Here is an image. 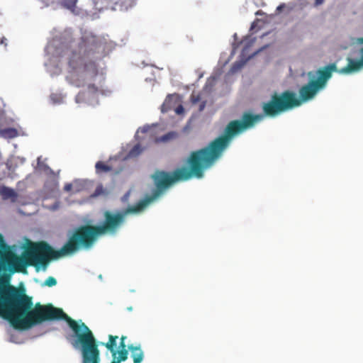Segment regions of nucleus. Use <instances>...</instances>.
Returning a JSON list of instances; mask_svg holds the SVG:
<instances>
[{
	"instance_id": "31",
	"label": "nucleus",
	"mask_w": 363,
	"mask_h": 363,
	"mask_svg": "<svg viewBox=\"0 0 363 363\" xmlns=\"http://www.w3.org/2000/svg\"><path fill=\"white\" fill-rule=\"evenodd\" d=\"M253 42H255V39L252 40L251 44L253 43Z\"/></svg>"
},
{
	"instance_id": "2",
	"label": "nucleus",
	"mask_w": 363,
	"mask_h": 363,
	"mask_svg": "<svg viewBox=\"0 0 363 363\" xmlns=\"http://www.w3.org/2000/svg\"><path fill=\"white\" fill-rule=\"evenodd\" d=\"M102 48V43L95 36H86L82 38L77 48L67 50L70 77L75 86L87 85L88 91L91 94L99 91V87L92 83L99 74L97 65L91 60L84 63L83 61L84 58L93 56Z\"/></svg>"
},
{
	"instance_id": "16",
	"label": "nucleus",
	"mask_w": 363,
	"mask_h": 363,
	"mask_svg": "<svg viewBox=\"0 0 363 363\" xmlns=\"http://www.w3.org/2000/svg\"><path fill=\"white\" fill-rule=\"evenodd\" d=\"M77 0H63L62 5L72 11H74L76 8V4Z\"/></svg>"
},
{
	"instance_id": "30",
	"label": "nucleus",
	"mask_w": 363,
	"mask_h": 363,
	"mask_svg": "<svg viewBox=\"0 0 363 363\" xmlns=\"http://www.w3.org/2000/svg\"><path fill=\"white\" fill-rule=\"evenodd\" d=\"M143 131L145 133V132H146V131H147V129L143 128Z\"/></svg>"
},
{
	"instance_id": "26",
	"label": "nucleus",
	"mask_w": 363,
	"mask_h": 363,
	"mask_svg": "<svg viewBox=\"0 0 363 363\" xmlns=\"http://www.w3.org/2000/svg\"><path fill=\"white\" fill-rule=\"evenodd\" d=\"M324 0H315V5L318 6L323 3Z\"/></svg>"
},
{
	"instance_id": "21",
	"label": "nucleus",
	"mask_w": 363,
	"mask_h": 363,
	"mask_svg": "<svg viewBox=\"0 0 363 363\" xmlns=\"http://www.w3.org/2000/svg\"><path fill=\"white\" fill-rule=\"evenodd\" d=\"M184 112V108L182 106H179L177 108H176V113H178V114H180Z\"/></svg>"
},
{
	"instance_id": "12",
	"label": "nucleus",
	"mask_w": 363,
	"mask_h": 363,
	"mask_svg": "<svg viewBox=\"0 0 363 363\" xmlns=\"http://www.w3.org/2000/svg\"><path fill=\"white\" fill-rule=\"evenodd\" d=\"M177 135V134L175 132H169L160 138H155L154 142L155 143H167L174 139Z\"/></svg>"
},
{
	"instance_id": "24",
	"label": "nucleus",
	"mask_w": 363,
	"mask_h": 363,
	"mask_svg": "<svg viewBox=\"0 0 363 363\" xmlns=\"http://www.w3.org/2000/svg\"><path fill=\"white\" fill-rule=\"evenodd\" d=\"M241 65L240 64H238V63H235L233 66V69H239L241 67Z\"/></svg>"
},
{
	"instance_id": "19",
	"label": "nucleus",
	"mask_w": 363,
	"mask_h": 363,
	"mask_svg": "<svg viewBox=\"0 0 363 363\" xmlns=\"http://www.w3.org/2000/svg\"><path fill=\"white\" fill-rule=\"evenodd\" d=\"M191 101H192L193 104H197L200 101V96L199 95H197V96L192 95Z\"/></svg>"
},
{
	"instance_id": "1",
	"label": "nucleus",
	"mask_w": 363,
	"mask_h": 363,
	"mask_svg": "<svg viewBox=\"0 0 363 363\" xmlns=\"http://www.w3.org/2000/svg\"><path fill=\"white\" fill-rule=\"evenodd\" d=\"M260 116L245 114L242 121H231L224 129L223 135L211 141L207 146L193 151L187 158L189 169L182 167L173 172L156 170L151 176L155 189L150 195L138 201L145 209L151 203L160 198L172 184L179 181H187L192 177L201 179L206 169L211 168L229 146L232 139L237 135L250 129Z\"/></svg>"
},
{
	"instance_id": "28",
	"label": "nucleus",
	"mask_w": 363,
	"mask_h": 363,
	"mask_svg": "<svg viewBox=\"0 0 363 363\" xmlns=\"http://www.w3.org/2000/svg\"><path fill=\"white\" fill-rule=\"evenodd\" d=\"M284 7V5H279L278 7H277V10L278 11H281L282 9V8Z\"/></svg>"
},
{
	"instance_id": "14",
	"label": "nucleus",
	"mask_w": 363,
	"mask_h": 363,
	"mask_svg": "<svg viewBox=\"0 0 363 363\" xmlns=\"http://www.w3.org/2000/svg\"><path fill=\"white\" fill-rule=\"evenodd\" d=\"M0 194L4 199L15 198L16 196V194L14 190L6 186H4L1 189Z\"/></svg>"
},
{
	"instance_id": "23",
	"label": "nucleus",
	"mask_w": 363,
	"mask_h": 363,
	"mask_svg": "<svg viewBox=\"0 0 363 363\" xmlns=\"http://www.w3.org/2000/svg\"><path fill=\"white\" fill-rule=\"evenodd\" d=\"M206 106V102L203 101L199 106V111H203Z\"/></svg>"
},
{
	"instance_id": "25",
	"label": "nucleus",
	"mask_w": 363,
	"mask_h": 363,
	"mask_svg": "<svg viewBox=\"0 0 363 363\" xmlns=\"http://www.w3.org/2000/svg\"><path fill=\"white\" fill-rule=\"evenodd\" d=\"M256 16H263L264 15V13L262 10H258L255 12Z\"/></svg>"
},
{
	"instance_id": "4",
	"label": "nucleus",
	"mask_w": 363,
	"mask_h": 363,
	"mask_svg": "<svg viewBox=\"0 0 363 363\" xmlns=\"http://www.w3.org/2000/svg\"><path fill=\"white\" fill-rule=\"evenodd\" d=\"M52 259V247L46 242H32L22 257L13 255L6 259V264L12 273H26L28 266H33L38 271L41 267L47 268L49 261Z\"/></svg>"
},
{
	"instance_id": "22",
	"label": "nucleus",
	"mask_w": 363,
	"mask_h": 363,
	"mask_svg": "<svg viewBox=\"0 0 363 363\" xmlns=\"http://www.w3.org/2000/svg\"><path fill=\"white\" fill-rule=\"evenodd\" d=\"M7 39L5 37H2L0 40V44L4 45V47L7 46Z\"/></svg>"
},
{
	"instance_id": "13",
	"label": "nucleus",
	"mask_w": 363,
	"mask_h": 363,
	"mask_svg": "<svg viewBox=\"0 0 363 363\" xmlns=\"http://www.w3.org/2000/svg\"><path fill=\"white\" fill-rule=\"evenodd\" d=\"M96 172L98 174L108 172L112 170V167L101 161H99L95 165Z\"/></svg>"
},
{
	"instance_id": "7",
	"label": "nucleus",
	"mask_w": 363,
	"mask_h": 363,
	"mask_svg": "<svg viewBox=\"0 0 363 363\" xmlns=\"http://www.w3.org/2000/svg\"><path fill=\"white\" fill-rule=\"evenodd\" d=\"M335 63H330L317 72L318 79H313L322 89L326 86L327 82L332 77L333 72H338Z\"/></svg>"
},
{
	"instance_id": "15",
	"label": "nucleus",
	"mask_w": 363,
	"mask_h": 363,
	"mask_svg": "<svg viewBox=\"0 0 363 363\" xmlns=\"http://www.w3.org/2000/svg\"><path fill=\"white\" fill-rule=\"evenodd\" d=\"M144 149L140 144H136L128 152V157L130 158L136 157L143 152Z\"/></svg>"
},
{
	"instance_id": "17",
	"label": "nucleus",
	"mask_w": 363,
	"mask_h": 363,
	"mask_svg": "<svg viewBox=\"0 0 363 363\" xmlns=\"http://www.w3.org/2000/svg\"><path fill=\"white\" fill-rule=\"evenodd\" d=\"M108 192L104 188L102 184H99L94 191V192L92 194V197H97L101 195H107Z\"/></svg>"
},
{
	"instance_id": "10",
	"label": "nucleus",
	"mask_w": 363,
	"mask_h": 363,
	"mask_svg": "<svg viewBox=\"0 0 363 363\" xmlns=\"http://www.w3.org/2000/svg\"><path fill=\"white\" fill-rule=\"evenodd\" d=\"M128 350H129L131 352V357L133 359V363H141L144 358V353L138 346L129 345L128 346Z\"/></svg>"
},
{
	"instance_id": "8",
	"label": "nucleus",
	"mask_w": 363,
	"mask_h": 363,
	"mask_svg": "<svg viewBox=\"0 0 363 363\" xmlns=\"http://www.w3.org/2000/svg\"><path fill=\"white\" fill-rule=\"evenodd\" d=\"M359 41L363 43V38H360ZM362 57L359 60H354L348 58V64L346 67L338 70V73L341 74H348L352 72H356L363 67V48L361 49Z\"/></svg>"
},
{
	"instance_id": "5",
	"label": "nucleus",
	"mask_w": 363,
	"mask_h": 363,
	"mask_svg": "<svg viewBox=\"0 0 363 363\" xmlns=\"http://www.w3.org/2000/svg\"><path fill=\"white\" fill-rule=\"evenodd\" d=\"M101 235L102 234L97 225H84L79 227L60 250L52 248L53 259L72 255L80 247H91L97 237Z\"/></svg>"
},
{
	"instance_id": "29",
	"label": "nucleus",
	"mask_w": 363,
	"mask_h": 363,
	"mask_svg": "<svg viewBox=\"0 0 363 363\" xmlns=\"http://www.w3.org/2000/svg\"><path fill=\"white\" fill-rule=\"evenodd\" d=\"M250 45H247V46H245L243 49V52H245L247 48L248 47L250 46Z\"/></svg>"
},
{
	"instance_id": "11",
	"label": "nucleus",
	"mask_w": 363,
	"mask_h": 363,
	"mask_svg": "<svg viewBox=\"0 0 363 363\" xmlns=\"http://www.w3.org/2000/svg\"><path fill=\"white\" fill-rule=\"evenodd\" d=\"M0 136L6 139H11L18 136V131L14 128H7L0 130Z\"/></svg>"
},
{
	"instance_id": "3",
	"label": "nucleus",
	"mask_w": 363,
	"mask_h": 363,
	"mask_svg": "<svg viewBox=\"0 0 363 363\" xmlns=\"http://www.w3.org/2000/svg\"><path fill=\"white\" fill-rule=\"evenodd\" d=\"M322 89L315 84L314 80H311L308 84L303 85L299 89L300 99L296 97V94L291 91H285L281 94L277 93L274 94L271 99L265 103H263L262 108L263 113L253 114L250 112H245L240 121H242L245 114H250L251 116H260V120L256 121L255 124L250 128H253L257 123L261 122L264 116L271 118L276 117L280 113L289 111L294 107L299 106L303 101H308L314 98L317 93Z\"/></svg>"
},
{
	"instance_id": "20",
	"label": "nucleus",
	"mask_w": 363,
	"mask_h": 363,
	"mask_svg": "<svg viewBox=\"0 0 363 363\" xmlns=\"http://www.w3.org/2000/svg\"><path fill=\"white\" fill-rule=\"evenodd\" d=\"M72 189V185L71 184H67L64 186V190L66 191H69Z\"/></svg>"
},
{
	"instance_id": "27",
	"label": "nucleus",
	"mask_w": 363,
	"mask_h": 363,
	"mask_svg": "<svg viewBox=\"0 0 363 363\" xmlns=\"http://www.w3.org/2000/svg\"><path fill=\"white\" fill-rule=\"evenodd\" d=\"M267 47V45H265V46L262 47V48H260L259 50H258L257 52H255L254 53V55H255V54H257V52H260L261 50H264V48H266Z\"/></svg>"
},
{
	"instance_id": "9",
	"label": "nucleus",
	"mask_w": 363,
	"mask_h": 363,
	"mask_svg": "<svg viewBox=\"0 0 363 363\" xmlns=\"http://www.w3.org/2000/svg\"><path fill=\"white\" fill-rule=\"evenodd\" d=\"M125 336H122L120 339L118 359L116 362H121L128 359V352L125 342Z\"/></svg>"
},
{
	"instance_id": "6",
	"label": "nucleus",
	"mask_w": 363,
	"mask_h": 363,
	"mask_svg": "<svg viewBox=\"0 0 363 363\" xmlns=\"http://www.w3.org/2000/svg\"><path fill=\"white\" fill-rule=\"evenodd\" d=\"M145 208L138 202L134 206H130L121 211H106L104 213V223L97 225L102 235L106 234H116L125 224L126 217L130 213H138Z\"/></svg>"
},
{
	"instance_id": "18",
	"label": "nucleus",
	"mask_w": 363,
	"mask_h": 363,
	"mask_svg": "<svg viewBox=\"0 0 363 363\" xmlns=\"http://www.w3.org/2000/svg\"><path fill=\"white\" fill-rule=\"evenodd\" d=\"M57 284V280L52 277H49L45 281V285L48 286H53Z\"/></svg>"
}]
</instances>
